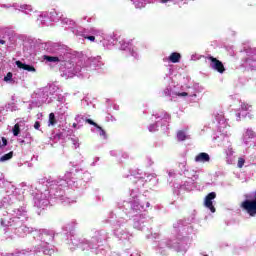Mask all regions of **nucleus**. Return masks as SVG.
<instances>
[{
	"label": "nucleus",
	"mask_w": 256,
	"mask_h": 256,
	"mask_svg": "<svg viewBox=\"0 0 256 256\" xmlns=\"http://www.w3.org/2000/svg\"><path fill=\"white\" fill-rule=\"evenodd\" d=\"M240 207L243 209V211H245V213L249 215V217H256V191L254 193L253 199L244 200Z\"/></svg>",
	"instance_id": "obj_1"
},
{
	"label": "nucleus",
	"mask_w": 256,
	"mask_h": 256,
	"mask_svg": "<svg viewBox=\"0 0 256 256\" xmlns=\"http://www.w3.org/2000/svg\"><path fill=\"white\" fill-rule=\"evenodd\" d=\"M208 61H210V67L214 69V71H217V73H220V75H223L225 73V65H223V62H221L219 59L213 57V56H208Z\"/></svg>",
	"instance_id": "obj_2"
},
{
	"label": "nucleus",
	"mask_w": 256,
	"mask_h": 256,
	"mask_svg": "<svg viewBox=\"0 0 256 256\" xmlns=\"http://www.w3.org/2000/svg\"><path fill=\"white\" fill-rule=\"evenodd\" d=\"M217 198V193L215 192H210L204 199V205L211 211V213H215L216 209L215 206L213 205V199Z\"/></svg>",
	"instance_id": "obj_3"
},
{
	"label": "nucleus",
	"mask_w": 256,
	"mask_h": 256,
	"mask_svg": "<svg viewBox=\"0 0 256 256\" xmlns=\"http://www.w3.org/2000/svg\"><path fill=\"white\" fill-rule=\"evenodd\" d=\"M194 160L196 163H209L211 161V157L207 153L201 152Z\"/></svg>",
	"instance_id": "obj_4"
},
{
	"label": "nucleus",
	"mask_w": 256,
	"mask_h": 256,
	"mask_svg": "<svg viewBox=\"0 0 256 256\" xmlns=\"http://www.w3.org/2000/svg\"><path fill=\"white\" fill-rule=\"evenodd\" d=\"M16 65L18 67V69H23L24 71H29L31 73H35V71H37L33 66L29 65V64H25L21 61H16Z\"/></svg>",
	"instance_id": "obj_5"
},
{
	"label": "nucleus",
	"mask_w": 256,
	"mask_h": 256,
	"mask_svg": "<svg viewBox=\"0 0 256 256\" xmlns=\"http://www.w3.org/2000/svg\"><path fill=\"white\" fill-rule=\"evenodd\" d=\"M168 59L171 63H179L181 61V54L179 52H173Z\"/></svg>",
	"instance_id": "obj_6"
},
{
	"label": "nucleus",
	"mask_w": 256,
	"mask_h": 256,
	"mask_svg": "<svg viewBox=\"0 0 256 256\" xmlns=\"http://www.w3.org/2000/svg\"><path fill=\"white\" fill-rule=\"evenodd\" d=\"M44 59L49 63H59L61 61L57 56H44Z\"/></svg>",
	"instance_id": "obj_7"
},
{
	"label": "nucleus",
	"mask_w": 256,
	"mask_h": 256,
	"mask_svg": "<svg viewBox=\"0 0 256 256\" xmlns=\"http://www.w3.org/2000/svg\"><path fill=\"white\" fill-rule=\"evenodd\" d=\"M185 139H187V134H185V131H178L177 132V140L178 141H185Z\"/></svg>",
	"instance_id": "obj_8"
},
{
	"label": "nucleus",
	"mask_w": 256,
	"mask_h": 256,
	"mask_svg": "<svg viewBox=\"0 0 256 256\" xmlns=\"http://www.w3.org/2000/svg\"><path fill=\"white\" fill-rule=\"evenodd\" d=\"M9 159H13V151L4 154L1 158L0 161L5 162V161H9Z\"/></svg>",
	"instance_id": "obj_9"
},
{
	"label": "nucleus",
	"mask_w": 256,
	"mask_h": 256,
	"mask_svg": "<svg viewBox=\"0 0 256 256\" xmlns=\"http://www.w3.org/2000/svg\"><path fill=\"white\" fill-rule=\"evenodd\" d=\"M49 125H57V119L55 118V113L49 114Z\"/></svg>",
	"instance_id": "obj_10"
},
{
	"label": "nucleus",
	"mask_w": 256,
	"mask_h": 256,
	"mask_svg": "<svg viewBox=\"0 0 256 256\" xmlns=\"http://www.w3.org/2000/svg\"><path fill=\"white\" fill-rule=\"evenodd\" d=\"M12 131L14 137L19 136V133H21V128L19 127V124H15Z\"/></svg>",
	"instance_id": "obj_11"
},
{
	"label": "nucleus",
	"mask_w": 256,
	"mask_h": 256,
	"mask_svg": "<svg viewBox=\"0 0 256 256\" xmlns=\"http://www.w3.org/2000/svg\"><path fill=\"white\" fill-rule=\"evenodd\" d=\"M86 123H88L89 125H93V127H96V129H101V126L95 123V121H93L92 119H86Z\"/></svg>",
	"instance_id": "obj_12"
},
{
	"label": "nucleus",
	"mask_w": 256,
	"mask_h": 256,
	"mask_svg": "<svg viewBox=\"0 0 256 256\" xmlns=\"http://www.w3.org/2000/svg\"><path fill=\"white\" fill-rule=\"evenodd\" d=\"M13 79V73L8 72L7 75L4 77V81H11Z\"/></svg>",
	"instance_id": "obj_13"
},
{
	"label": "nucleus",
	"mask_w": 256,
	"mask_h": 256,
	"mask_svg": "<svg viewBox=\"0 0 256 256\" xmlns=\"http://www.w3.org/2000/svg\"><path fill=\"white\" fill-rule=\"evenodd\" d=\"M237 165H238L239 169H242V168H243V165H245V159L239 158Z\"/></svg>",
	"instance_id": "obj_14"
},
{
	"label": "nucleus",
	"mask_w": 256,
	"mask_h": 256,
	"mask_svg": "<svg viewBox=\"0 0 256 256\" xmlns=\"http://www.w3.org/2000/svg\"><path fill=\"white\" fill-rule=\"evenodd\" d=\"M249 107H251V106H249V104H247V103H245V102H243V103L241 104V109H242V111H249Z\"/></svg>",
	"instance_id": "obj_15"
},
{
	"label": "nucleus",
	"mask_w": 256,
	"mask_h": 256,
	"mask_svg": "<svg viewBox=\"0 0 256 256\" xmlns=\"http://www.w3.org/2000/svg\"><path fill=\"white\" fill-rule=\"evenodd\" d=\"M40 127H41V122L36 121V122L34 123V129L39 130Z\"/></svg>",
	"instance_id": "obj_16"
},
{
	"label": "nucleus",
	"mask_w": 256,
	"mask_h": 256,
	"mask_svg": "<svg viewBox=\"0 0 256 256\" xmlns=\"http://www.w3.org/2000/svg\"><path fill=\"white\" fill-rule=\"evenodd\" d=\"M246 134L248 135V137H255V132L251 130H247Z\"/></svg>",
	"instance_id": "obj_17"
},
{
	"label": "nucleus",
	"mask_w": 256,
	"mask_h": 256,
	"mask_svg": "<svg viewBox=\"0 0 256 256\" xmlns=\"http://www.w3.org/2000/svg\"><path fill=\"white\" fill-rule=\"evenodd\" d=\"M2 147H7V138L2 137Z\"/></svg>",
	"instance_id": "obj_18"
},
{
	"label": "nucleus",
	"mask_w": 256,
	"mask_h": 256,
	"mask_svg": "<svg viewBox=\"0 0 256 256\" xmlns=\"http://www.w3.org/2000/svg\"><path fill=\"white\" fill-rule=\"evenodd\" d=\"M99 131H100V135L103 136V137H105L106 132H105V130H103L102 127H100Z\"/></svg>",
	"instance_id": "obj_19"
},
{
	"label": "nucleus",
	"mask_w": 256,
	"mask_h": 256,
	"mask_svg": "<svg viewBox=\"0 0 256 256\" xmlns=\"http://www.w3.org/2000/svg\"><path fill=\"white\" fill-rule=\"evenodd\" d=\"M84 38L88 39V41H95V36H86Z\"/></svg>",
	"instance_id": "obj_20"
},
{
	"label": "nucleus",
	"mask_w": 256,
	"mask_h": 256,
	"mask_svg": "<svg viewBox=\"0 0 256 256\" xmlns=\"http://www.w3.org/2000/svg\"><path fill=\"white\" fill-rule=\"evenodd\" d=\"M188 95L189 94L187 92H182L178 94L179 97H187Z\"/></svg>",
	"instance_id": "obj_21"
},
{
	"label": "nucleus",
	"mask_w": 256,
	"mask_h": 256,
	"mask_svg": "<svg viewBox=\"0 0 256 256\" xmlns=\"http://www.w3.org/2000/svg\"><path fill=\"white\" fill-rule=\"evenodd\" d=\"M0 45H5V40L0 39Z\"/></svg>",
	"instance_id": "obj_22"
},
{
	"label": "nucleus",
	"mask_w": 256,
	"mask_h": 256,
	"mask_svg": "<svg viewBox=\"0 0 256 256\" xmlns=\"http://www.w3.org/2000/svg\"><path fill=\"white\" fill-rule=\"evenodd\" d=\"M169 0H161V3H168Z\"/></svg>",
	"instance_id": "obj_23"
},
{
	"label": "nucleus",
	"mask_w": 256,
	"mask_h": 256,
	"mask_svg": "<svg viewBox=\"0 0 256 256\" xmlns=\"http://www.w3.org/2000/svg\"><path fill=\"white\" fill-rule=\"evenodd\" d=\"M1 225H5V222L3 221V219H1Z\"/></svg>",
	"instance_id": "obj_24"
},
{
	"label": "nucleus",
	"mask_w": 256,
	"mask_h": 256,
	"mask_svg": "<svg viewBox=\"0 0 256 256\" xmlns=\"http://www.w3.org/2000/svg\"><path fill=\"white\" fill-rule=\"evenodd\" d=\"M73 127H77V124L74 123V124H73Z\"/></svg>",
	"instance_id": "obj_25"
}]
</instances>
